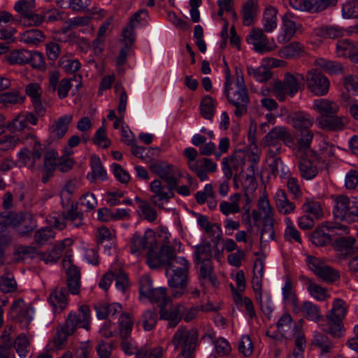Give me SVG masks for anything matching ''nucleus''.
Wrapping results in <instances>:
<instances>
[{"mask_svg": "<svg viewBox=\"0 0 358 358\" xmlns=\"http://www.w3.org/2000/svg\"><path fill=\"white\" fill-rule=\"evenodd\" d=\"M199 276L203 280H208L212 285L216 286L217 284V280L215 276L212 275L213 272V266L211 261L210 262H199Z\"/></svg>", "mask_w": 358, "mask_h": 358, "instance_id": "obj_60", "label": "nucleus"}, {"mask_svg": "<svg viewBox=\"0 0 358 358\" xmlns=\"http://www.w3.org/2000/svg\"><path fill=\"white\" fill-rule=\"evenodd\" d=\"M150 169L166 182H177L175 178L176 169L166 162H155Z\"/></svg>", "mask_w": 358, "mask_h": 358, "instance_id": "obj_24", "label": "nucleus"}, {"mask_svg": "<svg viewBox=\"0 0 358 358\" xmlns=\"http://www.w3.org/2000/svg\"><path fill=\"white\" fill-rule=\"evenodd\" d=\"M305 53L304 45L297 41H294L282 47L278 52V55L285 59H291L301 57Z\"/></svg>", "mask_w": 358, "mask_h": 358, "instance_id": "obj_34", "label": "nucleus"}, {"mask_svg": "<svg viewBox=\"0 0 358 358\" xmlns=\"http://www.w3.org/2000/svg\"><path fill=\"white\" fill-rule=\"evenodd\" d=\"M24 143L29 145L31 150H29L27 148L21 149L17 152L19 162L28 169H41L44 146L40 140L34 134H29L24 137Z\"/></svg>", "mask_w": 358, "mask_h": 358, "instance_id": "obj_2", "label": "nucleus"}, {"mask_svg": "<svg viewBox=\"0 0 358 358\" xmlns=\"http://www.w3.org/2000/svg\"><path fill=\"white\" fill-rule=\"evenodd\" d=\"M96 315L99 320H104L114 317L122 311V306L119 303H99L94 306Z\"/></svg>", "mask_w": 358, "mask_h": 358, "instance_id": "obj_31", "label": "nucleus"}, {"mask_svg": "<svg viewBox=\"0 0 358 358\" xmlns=\"http://www.w3.org/2000/svg\"><path fill=\"white\" fill-rule=\"evenodd\" d=\"M55 238V232L51 228L45 227L37 231L34 235L35 241L39 245H43L51 241Z\"/></svg>", "mask_w": 358, "mask_h": 358, "instance_id": "obj_64", "label": "nucleus"}, {"mask_svg": "<svg viewBox=\"0 0 358 358\" xmlns=\"http://www.w3.org/2000/svg\"><path fill=\"white\" fill-rule=\"evenodd\" d=\"M278 9L273 6H267L262 16V25L266 32L273 31L278 25L277 21Z\"/></svg>", "mask_w": 358, "mask_h": 358, "instance_id": "obj_36", "label": "nucleus"}, {"mask_svg": "<svg viewBox=\"0 0 358 358\" xmlns=\"http://www.w3.org/2000/svg\"><path fill=\"white\" fill-rule=\"evenodd\" d=\"M29 339L24 334L20 335L15 341V348L18 355L24 358L29 350Z\"/></svg>", "mask_w": 358, "mask_h": 358, "instance_id": "obj_62", "label": "nucleus"}, {"mask_svg": "<svg viewBox=\"0 0 358 358\" xmlns=\"http://www.w3.org/2000/svg\"><path fill=\"white\" fill-rule=\"evenodd\" d=\"M293 313L301 315L306 319L317 323L318 325L324 320L320 306L309 301H304L301 306L299 303V310Z\"/></svg>", "mask_w": 358, "mask_h": 358, "instance_id": "obj_19", "label": "nucleus"}, {"mask_svg": "<svg viewBox=\"0 0 358 358\" xmlns=\"http://www.w3.org/2000/svg\"><path fill=\"white\" fill-rule=\"evenodd\" d=\"M160 308L161 319L169 321V327H176L181 320V304L170 303L169 300L167 305L162 306Z\"/></svg>", "mask_w": 358, "mask_h": 358, "instance_id": "obj_20", "label": "nucleus"}, {"mask_svg": "<svg viewBox=\"0 0 358 358\" xmlns=\"http://www.w3.org/2000/svg\"><path fill=\"white\" fill-rule=\"evenodd\" d=\"M319 327L331 336L340 338L343 336L345 328L342 320H323L322 323H319Z\"/></svg>", "mask_w": 358, "mask_h": 358, "instance_id": "obj_32", "label": "nucleus"}, {"mask_svg": "<svg viewBox=\"0 0 358 358\" xmlns=\"http://www.w3.org/2000/svg\"><path fill=\"white\" fill-rule=\"evenodd\" d=\"M302 209L316 220L322 218L324 215L321 203L313 199L307 198L302 206Z\"/></svg>", "mask_w": 358, "mask_h": 358, "instance_id": "obj_46", "label": "nucleus"}, {"mask_svg": "<svg viewBox=\"0 0 358 358\" xmlns=\"http://www.w3.org/2000/svg\"><path fill=\"white\" fill-rule=\"evenodd\" d=\"M45 40L44 34L39 29H30L22 33L20 41L29 46L37 45Z\"/></svg>", "mask_w": 358, "mask_h": 358, "instance_id": "obj_42", "label": "nucleus"}, {"mask_svg": "<svg viewBox=\"0 0 358 358\" xmlns=\"http://www.w3.org/2000/svg\"><path fill=\"white\" fill-rule=\"evenodd\" d=\"M317 34L323 38H337L346 34V29L338 25L322 27L317 29Z\"/></svg>", "mask_w": 358, "mask_h": 358, "instance_id": "obj_49", "label": "nucleus"}, {"mask_svg": "<svg viewBox=\"0 0 358 358\" xmlns=\"http://www.w3.org/2000/svg\"><path fill=\"white\" fill-rule=\"evenodd\" d=\"M25 93L31 99L36 113L43 115L45 108L42 102L43 89L38 83L31 82L25 86Z\"/></svg>", "mask_w": 358, "mask_h": 358, "instance_id": "obj_17", "label": "nucleus"}, {"mask_svg": "<svg viewBox=\"0 0 358 358\" xmlns=\"http://www.w3.org/2000/svg\"><path fill=\"white\" fill-rule=\"evenodd\" d=\"M236 80L231 81L229 70L226 69L224 94L230 103L236 107L235 115L241 117L247 113L250 99L241 71L236 69Z\"/></svg>", "mask_w": 358, "mask_h": 358, "instance_id": "obj_1", "label": "nucleus"}, {"mask_svg": "<svg viewBox=\"0 0 358 358\" xmlns=\"http://www.w3.org/2000/svg\"><path fill=\"white\" fill-rule=\"evenodd\" d=\"M286 228L284 231V237L286 241L289 242L296 241L301 243L300 233L296 229L293 222L289 217L285 219Z\"/></svg>", "mask_w": 358, "mask_h": 358, "instance_id": "obj_58", "label": "nucleus"}, {"mask_svg": "<svg viewBox=\"0 0 358 358\" xmlns=\"http://www.w3.org/2000/svg\"><path fill=\"white\" fill-rule=\"evenodd\" d=\"M13 227L18 233L25 234L36 227V223L29 213L15 214Z\"/></svg>", "mask_w": 358, "mask_h": 358, "instance_id": "obj_29", "label": "nucleus"}, {"mask_svg": "<svg viewBox=\"0 0 358 358\" xmlns=\"http://www.w3.org/2000/svg\"><path fill=\"white\" fill-rule=\"evenodd\" d=\"M264 140L268 145H275L279 140L282 141L287 146H292L294 143L292 134L285 127L281 126L273 128L266 135Z\"/></svg>", "mask_w": 358, "mask_h": 358, "instance_id": "obj_16", "label": "nucleus"}, {"mask_svg": "<svg viewBox=\"0 0 358 358\" xmlns=\"http://www.w3.org/2000/svg\"><path fill=\"white\" fill-rule=\"evenodd\" d=\"M173 268V270L166 268V275L172 296L179 298L187 292L189 272H187V268L180 270H178L176 266Z\"/></svg>", "mask_w": 358, "mask_h": 358, "instance_id": "obj_6", "label": "nucleus"}, {"mask_svg": "<svg viewBox=\"0 0 358 358\" xmlns=\"http://www.w3.org/2000/svg\"><path fill=\"white\" fill-rule=\"evenodd\" d=\"M275 206L279 213L288 215L293 213L296 208L295 204L288 199L287 193L282 189H278L274 195Z\"/></svg>", "mask_w": 358, "mask_h": 358, "instance_id": "obj_28", "label": "nucleus"}, {"mask_svg": "<svg viewBox=\"0 0 358 358\" xmlns=\"http://www.w3.org/2000/svg\"><path fill=\"white\" fill-rule=\"evenodd\" d=\"M81 76H73L69 79H62L58 85L57 94L59 99H64L69 94V90L73 87V82L77 83L76 87L79 88L81 86Z\"/></svg>", "mask_w": 358, "mask_h": 358, "instance_id": "obj_47", "label": "nucleus"}, {"mask_svg": "<svg viewBox=\"0 0 358 358\" xmlns=\"http://www.w3.org/2000/svg\"><path fill=\"white\" fill-rule=\"evenodd\" d=\"M248 73L252 76L257 81L264 83L271 78V72L270 70L266 69L261 63L259 66L253 67L252 66H248Z\"/></svg>", "mask_w": 358, "mask_h": 358, "instance_id": "obj_52", "label": "nucleus"}, {"mask_svg": "<svg viewBox=\"0 0 358 358\" xmlns=\"http://www.w3.org/2000/svg\"><path fill=\"white\" fill-rule=\"evenodd\" d=\"M197 339L198 331L196 329H191L188 330L185 328L180 327L175 333L171 342L174 345L175 350L181 349V352H183V354H192Z\"/></svg>", "mask_w": 358, "mask_h": 358, "instance_id": "obj_5", "label": "nucleus"}, {"mask_svg": "<svg viewBox=\"0 0 358 358\" xmlns=\"http://www.w3.org/2000/svg\"><path fill=\"white\" fill-rule=\"evenodd\" d=\"M306 262L310 271H312L318 278L327 282H334L339 278L338 272L328 266L321 259L307 255Z\"/></svg>", "mask_w": 358, "mask_h": 358, "instance_id": "obj_10", "label": "nucleus"}, {"mask_svg": "<svg viewBox=\"0 0 358 358\" xmlns=\"http://www.w3.org/2000/svg\"><path fill=\"white\" fill-rule=\"evenodd\" d=\"M129 248L131 254L139 256L144 250L157 248V241L155 234L152 229H147L143 235L135 233L129 243Z\"/></svg>", "mask_w": 358, "mask_h": 358, "instance_id": "obj_9", "label": "nucleus"}, {"mask_svg": "<svg viewBox=\"0 0 358 358\" xmlns=\"http://www.w3.org/2000/svg\"><path fill=\"white\" fill-rule=\"evenodd\" d=\"M133 320L129 313H122L118 319L119 331L117 333L121 338H127L133 329Z\"/></svg>", "mask_w": 358, "mask_h": 358, "instance_id": "obj_50", "label": "nucleus"}, {"mask_svg": "<svg viewBox=\"0 0 358 358\" xmlns=\"http://www.w3.org/2000/svg\"><path fill=\"white\" fill-rule=\"evenodd\" d=\"M282 294L284 301L292 306V312L299 310V299L295 291V286L291 279L285 278V285L282 287Z\"/></svg>", "mask_w": 358, "mask_h": 358, "instance_id": "obj_25", "label": "nucleus"}, {"mask_svg": "<svg viewBox=\"0 0 358 358\" xmlns=\"http://www.w3.org/2000/svg\"><path fill=\"white\" fill-rule=\"evenodd\" d=\"M290 122L294 129L303 132L312 127L314 118L306 113L299 111L292 115Z\"/></svg>", "mask_w": 358, "mask_h": 358, "instance_id": "obj_33", "label": "nucleus"}, {"mask_svg": "<svg viewBox=\"0 0 358 358\" xmlns=\"http://www.w3.org/2000/svg\"><path fill=\"white\" fill-rule=\"evenodd\" d=\"M296 29L297 24L296 22L287 15L283 16L280 31L277 36L278 43L285 44L290 41L294 36Z\"/></svg>", "mask_w": 358, "mask_h": 358, "instance_id": "obj_22", "label": "nucleus"}, {"mask_svg": "<svg viewBox=\"0 0 358 358\" xmlns=\"http://www.w3.org/2000/svg\"><path fill=\"white\" fill-rule=\"evenodd\" d=\"M45 20V13L39 14L30 12L24 17H21L20 23L24 27H38Z\"/></svg>", "mask_w": 358, "mask_h": 358, "instance_id": "obj_59", "label": "nucleus"}, {"mask_svg": "<svg viewBox=\"0 0 358 358\" xmlns=\"http://www.w3.org/2000/svg\"><path fill=\"white\" fill-rule=\"evenodd\" d=\"M348 311L346 303L341 299H336L332 303L331 309L327 313V320H342L345 317Z\"/></svg>", "mask_w": 358, "mask_h": 358, "instance_id": "obj_40", "label": "nucleus"}, {"mask_svg": "<svg viewBox=\"0 0 358 358\" xmlns=\"http://www.w3.org/2000/svg\"><path fill=\"white\" fill-rule=\"evenodd\" d=\"M313 109L322 115L321 116L327 117L336 114L338 111L339 107L333 101L327 99H318L314 100Z\"/></svg>", "mask_w": 358, "mask_h": 358, "instance_id": "obj_30", "label": "nucleus"}, {"mask_svg": "<svg viewBox=\"0 0 358 358\" xmlns=\"http://www.w3.org/2000/svg\"><path fill=\"white\" fill-rule=\"evenodd\" d=\"M276 328L286 339L292 338L299 331V328L293 324L292 316L288 313H285L281 315L276 324Z\"/></svg>", "mask_w": 358, "mask_h": 358, "instance_id": "obj_21", "label": "nucleus"}, {"mask_svg": "<svg viewBox=\"0 0 358 358\" xmlns=\"http://www.w3.org/2000/svg\"><path fill=\"white\" fill-rule=\"evenodd\" d=\"M194 257L196 264L199 262L211 261V247L208 243H201L194 246Z\"/></svg>", "mask_w": 358, "mask_h": 358, "instance_id": "obj_48", "label": "nucleus"}, {"mask_svg": "<svg viewBox=\"0 0 358 358\" xmlns=\"http://www.w3.org/2000/svg\"><path fill=\"white\" fill-rule=\"evenodd\" d=\"M333 214L336 220L346 222H358V199L338 195L334 199Z\"/></svg>", "mask_w": 358, "mask_h": 358, "instance_id": "obj_3", "label": "nucleus"}, {"mask_svg": "<svg viewBox=\"0 0 358 358\" xmlns=\"http://www.w3.org/2000/svg\"><path fill=\"white\" fill-rule=\"evenodd\" d=\"M71 115H64L57 120L50 127V132L54 137L62 138L68 130L69 124L72 122Z\"/></svg>", "mask_w": 358, "mask_h": 358, "instance_id": "obj_37", "label": "nucleus"}, {"mask_svg": "<svg viewBox=\"0 0 358 358\" xmlns=\"http://www.w3.org/2000/svg\"><path fill=\"white\" fill-rule=\"evenodd\" d=\"M342 16L345 19L358 17V0L348 1L343 4Z\"/></svg>", "mask_w": 358, "mask_h": 358, "instance_id": "obj_61", "label": "nucleus"}, {"mask_svg": "<svg viewBox=\"0 0 358 358\" xmlns=\"http://www.w3.org/2000/svg\"><path fill=\"white\" fill-rule=\"evenodd\" d=\"M307 281V290L314 299L318 301H323L330 297L328 290L322 286L313 282L310 279L306 278Z\"/></svg>", "mask_w": 358, "mask_h": 358, "instance_id": "obj_44", "label": "nucleus"}, {"mask_svg": "<svg viewBox=\"0 0 358 358\" xmlns=\"http://www.w3.org/2000/svg\"><path fill=\"white\" fill-rule=\"evenodd\" d=\"M241 195L239 193L231 194L229 197L230 202L223 201L220 204V210L222 213L227 216L230 214H236L241 212L239 201Z\"/></svg>", "mask_w": 358, "mask_h": 358, "instance_id": "obj_39", "label": "nucleus"}, {"mask_svg": "<svg viewBox=\"0 0 358 358\" xmlns=\"http://www.w3.org/2000/svg\"><path fill=\"white\" fill-rule=\"evenodd\" d=\"M166 350L159 345L148 346L143 345L140 348L137 354V358H163Z\"/></svg>", "mask_w": 358, "mask_h": 358, "instance_id": "obj_51", "label": "nucleus"}, {"mask_svg": "<svg viewBox=\"0 0 358 358\" xmlns=\"http://www.w3.org/2000/svg\"><path fill=\"white\" fill-rule=\"evenodd\" d=\"M319 128L324 130L334 131L343 129L346 124L345 118L340 116H320L316 118Z\"/></svg>", "mask_w": 358, "mask_h": 358, "instance_id": "obj_26", "label": "nucleus"}, {"mask_svg": "<svg viewBox=\"0 0 358 358\" xmlns=\"http://www.w3.org/2000/svg\"><path fill=\"white\" fill-rule=\"evenodd\" d=\"M215 101L209 95H206L202 99L200 104V110L202 116L211 120L215 113Z\"/></svg>", "mask_w": 358, "mask_h": 358, "instance_id": "obj_55", "label": "nucleus"}, {"mask_svg": "<svg viewBox=\"0 0 358 358\" xmlns=\"http://www.w3.org/2000/svg\"><path fill=\"white\" fill-rule=\"evenodd\" d=\"M305 83V77L303 74L296 73L294 74L286 73L282 83L287 88V94L293 96Z\"/></svg>", "mask_w": 358, "mask_h": 358, "instance_id": "obj_27", "label": "nucleus"}, {"mask_svg": "<svg viewBox=\"0 0 358 358\" xmlns=\"http://www.w3.org/2000/svg\"><path fill=\"white\" fill-rule=\"evenodd\" d=\"M37 122L38 118L33 113H20L7 124V128L13 132L20 131L27 129L29 124L36 125Z\"/></svg>", "mask_w": 358, "mask_h": 358, "instance_id": "obj_18", "label": "nucleus"}, {"mask_svg": "<svg viewBox=\"0 0 358 358\" xmlns=\"http://www.w3.org/2000/svg\"><path fill=\"white\" fill-rule=\"evenodd\" d=\"M231 287L234 291V303L238 308H244L250 317L254 316L255 313L254 311L253 304L250 299L248 297H243L232 285Z\"/></svg>", "mask_w": 358, "mask_h": 358, "instance_id": "obj_53", "label": "nucleus"}, {"mask_svg": "<svg viewBox=\"0 0 358 358\" xmlns=\"http://www.w3.org/2000/svg\"><path fill=\"white\" fill-rule=\"evenodd\" d=\"M259 12L257 0H247L243 5L242 15L244 25L250 26Z\"/></svg>", "mask_w": 358, "mask_h": 358, "instance_id": "obj_35", "label": "nucleus"}, {"mask_svg": "<svg viewBox=\"0 0 358 358\" xmlns=\"http://www.w3.org/2000/svg\"><path fill=\"white\" fill-rule=\"evenodd\" d=\"M48 302L55 313H60L67 306L66 290L62 287L54 289L48 297Z\"/></svg>", "mask_w": 358, "mask_h": 358, "instance_id": "obj_23", "label": "nucleus"}, {"mask_svg": "<svg viewBox=\"0 0 358 358\" xmlns=\"http://www.w3.org/2000/svg\"><path fill=\"white\" fill-rule=\"evenodd\" d=\"M29 50L15 49L6 55V61L10 65H24L28 64Z\"/></svg>", "mask_w": 358, "mask_h": 358, "instance_id": "obj_41", "label": "nucleus"}, {"mask_svg": "<svg viewBox=\"0 0 358 358\" xmlns=\"http://www.w3.org/2000/svg\"><path fill=\"white\" fill-rule=\"evenodd\" d=\"M44 154L43 164H41L43 168L47 172L53 171L58 164V153L55 150H48Z\"/></svg>", "mask_w": 358, "mask_h": 358, "instance_id": "obj_57", "label": "nucleus"}, {"mask_svg": "<svg viewBox=\"0 0 358 358\" xmlns=\"http://www.w3.org/2000/svg\"><path fill=\"white\" fill-rule=\"evenodd\" d=\"M172 256L173 250L170 247L162 246L158 251L157 246L147 252V264L152 268H157L162 265L167 266Z\"/></svg>", "mask_w": 358, "mask_h": 358, "instance_id": "obj_14", "label": "nucleus"}, {"mask_svg": "<svg viewBox=\"0 0 358 358\" xmlns=\"http://www.w3.org/2000/svg\"><path fill=\"white\" fill-rule=\"evenodd\" d=\"M255 166L253 164H252L248 168V173L242 180V186L245 191V196L247 199V203H250V202L249 194L254 192L257 186L255 179Z\"/></svg>", "mask_w": 358, "mask_h": 358, "instance_id": "obj_38", "label": "nucleus"}, {"mask_svg": "<svg viewBox=\"0 0 358 358\" xmlns=\"http://www.w3.org/2000/svg\"><path fill=\"white\" fill-rule=\"evenodd\" d=\"M90 310L87 306H81L78 313H70L63 327V332L72 335L78 327L89 330L90 324Z\"/></svg>", "mask_w": 358, "mask_h": 358, "instance_id": "obj_7", "label": "nucleus"}, {"mask_svg": "<svg viewBox=\"0 0 358 358\" xmlns=\"http://www.w3.org/2000/svg\"><path fill=\"white\" fill-rule=\"evenodd\" d=\"M315 65L323 71L330 75H337L343 73V67L340 63L317 58L315 60Z\"/></svg>", "mask_w": 358, "mask_h": 358, "instance_id": "obj_45", "label": "nucleus"}, {"mask_svg": "<svg viewBox=\"0 0 358 358\" xmlns=\"http://www.w3.org/2000/svg\"><path fill=\"white\" fill-rule=\"evenodd\" d=\"M145 297L148 298L150 301L156 303L159 307L167 305L169 301L164 287L153 288Z\"/></svg>", "mask_w": 358, "mask_h": 358, "instance_id": "obj_56", "label": "nucleus"}, {"mask_svg": "<svg viewBox=\"0 0 358 358\" xmlns=\"http://www.w3.org/2000/svg\"><path fill=\"white\" fill-rule=\"evenodd\" d=\"M163 182L158 179L152 180L150 184V190L152 193L150 200L153 205L159 208H163L164 203L169 201L174 196V189L177 182Z\"/></svg>", "mask_w": 358, "mask_h": 358, "instance_id": "obj_4", "label": "nucleus"}, {"mask_svg": "<svg viewBox=\"0 0 358 358\" xmlns=\"http://www.w3.org/2000/svg\"><path fill=\"white\" fill-rule=\"evenodd\" d=\"M335 229H338L343 234H348V227L345 225L336 226L326 224L322 228L317 229L312 234L311 238L313 244L318 246H324L331 242V234Z\"/></svg>", "mask_w": 358, "mask_h": 358, "instance_id": "obj_12", "label": "nucleus"}, {"mask_svg": "<svg viewBox=\"0 0 358 358\" xmlns=\"http://www.w3.org/2000/svg\"><path fill=\"white\" fill-rule=\"evenodd\" d=\"M313 343L320 349L322 355L331 352L334 347L329 338L319 332L314 333Z\"/></svg>", "mask_w": 358, "mask_h": 358, "instance_id": "obj_54", "label": "nucleus"}, {"mask_svg": "<svg viewBox=\"0 0 358 358\" xmlns=\"http://www.w3.org/2000/svg\"><path fill=\"white\" fill-rule=\"evenodd\" d=\"M257 210L252 211V217L255 222L264 220L273 222L274 220V209L270 204L267 194L264 192L257 201Z\"/></svg>", "mask_w": 358, "mask_h": 358, "instance_id": "obj_13", "label": "nucleus"}, {"mask_svg": "<svg viewBox=\"0 0 358 358\" xmlns=\"http://www.w3.org/2000/svg\"><path fill=\"white\" fill-rule=\"evenodd\" d=\"M323 164L321 157L314 152H308L299 159L298 167L300 176L306 180H312L318 174Z\"/></svg>", "mask_w": 358, "mask_h": 358, "instance_id": "obj_8", "label": "nucleus"}, {"mask_svg": "<svg viewBox=\"0 0 358 358\" xmlns=\"http://www.w3.org/2000/svg\"><path fill=\"white\" fill-rule=\"evenodd\" d=\"M259 301L262 311L268 317H270L273 310V303L272 302L271 296L268 294H259V296L255 297Z\"/></svg>", "mask_w": 358, "mask_h": 358, "instance_id": "obj_63", "label": "nucleus"}, {"mask_svg": "<svg viewBox=\"0 0 358 358\" xmlns=\"http://www.w3.org/2000/svg\"><path fill=\"white\" fill-rule=\"evenodd\" d=\"M357 51V44L348 39L340 40L336 43V53L339 57H352Z\"/></svg>", "mask_w": 358, "mask_h": 358, "instance_id": "obj_43", "label": "nucleus"}, {"mask_svg": "<svg viewBox=\"0 0 358 358\" xmlns=\"http://www.w3.org/2000/svg\"><path fill=\"white\" fill-rule=\"evenodd\" d=\"M34 314V310L23 300L18 299L13 303L10 315L22 324L27 326L33 320Z\"/></svg>", "mask_w": 358, "mask_h": 358, "instance_id": "obj_15", "label": "nucleus"}, {"mask_svg": "<svg viewBox=\"0 0 358 358\" xmlns=\"http://www.w3.org/2000/svg\"><path fill=\"white\" fill-rule=\"evenodd\" d=\"M305 82L309 90L316 96H324L329 92L330 87L329 79L314 69L307 72Z\"/></svg>", "mask_w": 358, "mask_h": 358, "instance_id": "obj_11", "label": "nucleus"}]
</instances>
